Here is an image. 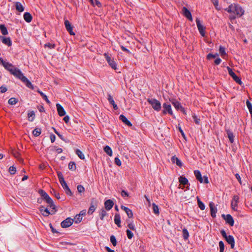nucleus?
<instances>
[{
	"label": "nucleus",
	"mask_w": 252,
	"mask_h": 252,
	"mask_svg": "<svg viewBox=\"0 0 252 252\" xmlns=\"http://www.w3.org/2000/svg\"><path fill=\"white\" fill-rule=\"evenodd\" d=\"M148 102L151 105L155 110L157 111L160 110L161 108V103L157 99L155 98L148 99Z\"/></svg>",
	"instance_id": "f257e3e1"
},
{
	"label": "nucleus",
	"mask_w": 252,
	"mask_h": 252,
	"mask_svg": "<svg viewBox=\"0 0 252 252\" xmlns=\"http://www.w3.org/2000/svg\"><path fill=\"white\" fill-rule=\"evenodd\" d=\"M194 174L196 177V178L201 183H205L207 184L209 182L208 177L207 176H203V177L201 176V173L199 170H195L194 171Z\"/></svg>",
	"instance_id": "f03ea898"
},
{
	"label": "nucleus",
	"mask_w": 252,
	"mask_h": 252,
	"mask_svg": "<svg viewBox=\"0 0 252 252\" xmlns=\"http://www.w3.org/2000/svg\"><path fill=\"white\" fill-rule=\"evenodd\" d=\"M0 63H1L3 67L8 70L11 73L15 69V67L10 63L4 61L0 57Z\"/></svg>",
	"instance_id": "7ed1b4c3"
},
{
	"label": "nucleus",
	"mask_w": 252,
	"mask_h": 252,
	"mask_svg": "<svg viewBox=\"0 0 252 252\" xmlns=\"http://www.w3.org/2000/svg\"><path fill=\"white\" fill-rule=\"evenodd\" d=\"M104 56L109 63V65L114 69H117V64L113 59H112L107 53H105Z\"/></svg>",
	"instance_id": "20e7f679"
},
{
	"label": "nucleus",
	"mask_w": 252,
	"mask_h": 252,
	"mask_svg": "<svg viewBox=\"0 0 252 252\" xmlns=\"http://www.w3.org/2000/svg\"><path fill=\"white\" fill-rule=\"evenodd\" d=\"M227 69L228 70L229 74L233 78V79L237 83L241 85L242 84V82L241 81V79L236 75V74L233 71L232 69L229 67H227Z\"/></svg>",
	"instance_id": "39448f33"
},
{
	"label": "nucleus",
	"mask_w": 252,
	"mask_h": 252,
	"mask_svg": "<svg viewBox=\"0 0 252 252\" xmlns=\"http://www.w3.org/2000/svg\"><path fill=\"white\" fill-rule=\"evenodd\" d=\"M196 25H197V28H198V30L199 31L200 34L202 36H205V28L204 27V26L203 25L201 24L199 19L196 18Z\"/></svg>",
	"instance_id": "423d86ee"
},
{
	"label": "nucleus",
	"mask_w": 252,
	"mask_h": 252,
	"mask_svg": "<svg viewBox=\"0 0 252 252\" xmlns=\"http://www.w3.org/2000/svg\"><path fill=\"white\" fill-rule=\"evenodd\" d=\"M233 13L238 17H241L244 14V10L241 6L238 5H234Z\"/></svg>",
	"instance_id": "0eeeda50"
},
{
	"label": "nucleus",
	"mask_w": 252,
	"mask_h": 252,
	"mask_svg": "<svg viewBox=\"0 0 252 252\" xmlns=\"http://www.w3.org/2000/svg\"><path fill=\"white\" fill-rule=\"evenodd\" d=\"M11 74L20 79L21 81L26 77L24 75L23 73L21 72V71L17 68H15V69L13 70V71L11 72Z\"/></svg>",
	"instance_id": "6e6552de"
},
{
	"label": "nucleus",
	"mask_w": 252,
	"mask_h": 252,
	"mask_svg": "<svg viewBox=\"0 0 252 252\" xmlns=\"http://www.w3.org/2000/svg\"><path fill=\"white\" fill-rule=\"evenodd\" d=\"M73 221L74 220L73 219H71L70 218H67L62 222L61 226L63 228L69 227L72 224Z\"/></svg>",
	"instance_id": "1a4fd4ad"
},
{
	"label": "nucleus",
	"mask_w": 252,
	"mask_h": 252,
	"mask_svg": "<svg viewBox=\"0 0 252 252\" xmlns=\"http://www.w3.org/2000/svg\"><path fill=\"white\" fill-rule=\"evenodd\" d=\"M222 217L223 218V219L225 220L226 222L229 224H230L231 226H233L234 223V220L232 218V217L229 215H222Z\"/></svg>",
	"instance_id": "9d476101"
},
{
	"label": "nucleus",
	"mask_w": 252,
	"mask_h": 252,
	"mask_svg": "<svg viewBox=\"0 0 252 252\" xmlns=\"http://www.w3.org/2000/svg\"><path fill=\"white\" fill-rule=\"evenodd\" d=\"M163 110L162 113L163 114H166L167 112L170 115H173V111L171 109V106L170 104L164 103L163 104Z\"/></svg>",
	"instance_id": "9b49d317"
},
{
	"label": "nucleus",
	"mask_w": 252,
	"mask_h": 252,
	"mask_svg": "<svg viewBox=\"0 0 252 252\" xmlns=\"http://www.w3.org/2000/svg\"><path fill=\"white\" fill-rule=\"evenodd\" d=\"M170 101L177 110L184 111V108L182 107L181 103L179 101L174 99H170Z\"/></svg>",
	"instance_id": "f8f14e48"
},
{
	"label": "nucleus",
	"mask_w": 252,
	"mask_h": 252,
	"mask_svg": "<svg viewBox=\"0 0 252 252\" xmlns=\"http://www.w3.org/2000/svg\"><path fill=\"white\" fill-rule=\"evenodd\" d=\"M60 184H61L62 187L64 189L65 193L69 195H72L71 191L70 190V189L69 188L68 186H67L66 182L64 180L60 182Z\"/></svg>",
	"instance_id": "ddd939ff"
},
{
	"label": "nucleus",
	"mask_w": 252,
	"mask_h": 252,
	"mask_svg": "<svg viewBox=\"0 0 252 252\" xmlns=\"http://www.w3.org/2000/svg\"><path fill=\"white\" fill-rule=\"evenodd\" d=\"M239 202V197L237 195L234 196L233 199L231 202V207L233 210L236 211L237 207L238 205V203Z\"/></svg>",
	"instance_id": "4468645a"
},
{
	"label": "nucleus",
	"mask_w": 252,
	"mask_h": 252,
	"mask_svg": "<svg viewBox=\"0 0 252 252\" xmlns=\"http://www.w3.org/2000/svg\"><path fill=\"white\" fill-rule=\"evenodd\" d=\"M182 12L184 15L190 21H192V17L190 11L186 7H183Z\"/></svg>",
	"instance_id": "2eb2a0df"
},
{
	"label": "nucleus",
	"mask_w": 252,
	"mask_h": 252,
	"mask_svg": "<svg viewBox=\"0 0 252 252\" xmlns=\"http://www.w3.org/2000/svg\"><path fill=\"white\" fill-rule=\"evenodd\" d=\"M64 25L66 30L69 32L70 35H75V33L72 31V27L70 22L68 20H65Z\"/></svg>",
	"instance_id": "dca6fc26"
},
{
	"label": "nucleus",
	"mask_w": 252,
	"mask_h": 252,
	"mask_svg": "<svg viewBox=\"0 0 252 252\" xmlns=\"http://www.w3.org/2000/svg\"><path fill=\"white\" fill-rule=\"evenodd\" d=\"M209 207L210 208L211 216L215 218L217 211V209L215 206V204L213 202H210Z\"/></svg>",
	"instance_id": "f3484780"
},
{
	"label": "nucleus",
	"mask_w": 252,
	"mask_h": 252,
	"mask_svg": "<svg viewBox=\"0 0 252 252\" xmlns=\"http://www.w3.org/2000/svg\"><path fill=\"white\" fill-rule=\"evenodd\" d=\"M56 107L58 114L60 116H63L65 115V111L61 104L59 103L56 104Z\"/></svg>",
	"instance_id": "a211bd4d"
},
{
	"label": "nucleus",
	"mask_w": 252,
	"mask_h": 252,
	"mask_svg": "<svg viewBox=\"0 0 252 252\" xmlns=\"http://www.w3.org/2000/svg\"><path fill=\"white\" fill-rule=\"evenodd\" d=\"M114 205V203L111 199L107 200L104 203L105 209L109 211L111 210Z\"/></svg>",
	"instance_id": "6ab92c4d"
},
{
	"label": "nucleus",
	"mask_w": 252,
	"mask_h": 252,
	"mask_svg": "<svg viewBox=\"0 0 252 252\" xmlns=\"http://www.w3.org/2000/svg\"><path fill=\"white\" fill-rule=\"evenodd\" d=\"M49 207H48V208L44 209V212L42 215L44 216H48L50 214H53L56 212L55 209H51V208L49 209Z\"/></svg>",
	"instance_id": "aec40b11"
},
{
	"label": "nucleus",
	"mask_w": 252,
	"mask_h": 252,
	"mask_svg": "<svg viewBox=\"0 0 252 252\" xmlns=\"http://www.w3.org/2000/svg\"><path fill=\"white\" fill-rule=\"evenodd\" d=\"M0 40L4 44L10 46L11 45V41L9 37L0 36Z\"/></svg>",
	"instance_id": "412c9836"
},
{
	"label": "nucleus",
	"mask_w": 252,
	"mask_h": 252,
	"mask_svg": "<svg viewBox=\"0 0 252 252\" xmlns=\"http://www.w3.org/2000/svg\"><path fill=\"white\" fill-rule=\"evenodd\" d=\"M121 209L125 211L128 218H132L133 217V213L130 209L124 206H122Z\"/></svg>",
	"instance_id": "4be33fe9"
},
{
	"label": "nucleus",
	"mask_w": 252,
	"mask_h": 252,
	"mask_svg": "<svg viewBox=\"0 0 252 252\" xmlns=\"http://www.w3.org/2000/svg\"><path fill=\"white\" fill-rule=\"evenodd\" d=\"M225 240L231 245V248L233 249L235 246L234 237L232 235H229Z\"/></svg>",
	"instance_id": "5701e85b"
},
{
	"label": "nucleus",
	"mask_w": 252,
	"mask_h": 252,
	"mask_svg": "<svg viewBox=\"0 0 252 252\" xmlns=\"http://www.w3.org/2000/svg\"><path fill=\"white\" fill-rule=\"evenodd\" d=\"M15 8L16 10L19 12H23L24 10V7L20 2L16 1L14 3Z\"/></svg>",
	"instance_id": "b1692460"
},
{
	"label": "nucleus",
	"mask_w": 252,
	"mask_h": 252,
	"mask_svg": "<svg viewBox=\"0 0 252 252\" xmlns=\"http://www.w3.org/2000/svg\"><path fill=\"white\" fill-rule=\"evenodd\" d=\"M22 81L26 84V85L27 87L31 88L32 90L34 89V87H33V85H32V83L26 77H25L22 80Z\"/></svg>",
	"instance_id": "393cba45"
},
{
	"label": "nucleus",
	"mask_w": 252,
	"mask_h": 252,
	"mask_svg": "<svg viewBox=\"0 0 252 252\" xmlns=\"http://www.w3.org/2000/svg\"><path fill=\"white\" fill-rule=\"evenodd\" d=\"M96 206V205L94 203L93 201H92L91 202V205L88 210V213L89 214H92L95 210Z\"/></svg>",
	"instance_id": "a878e982"
},
{
	"label": "nucleus",
	"mask_w": 252,
	"mask_h": 252,
	"mask_svg": "<svg viewBox=\"0 0 252 252\" xmlns=\"http://www.w3.org/2000/svg\"><path fill=\"white\" fill-rule=\"evenodd\" d=\"M120 119L126 124V125L128 126H131L132 124L127 119V118L124 115H121L120 116Z\"/></svg>",
	"instance_id": "bb28decb"
},
{
	"label": "nucleus",
	"mask_w": 252,
	"mask_h": 252,
	"mask_svg": "<svg viewBox=\"0 0 252 252\" xmlns=\"http://www.w3.org/2000/svg\"><path fill=\"white\" fill-rule=\"evenodd\" d=\"M45 201L48 204V207L53 209H55V205H54L52 199L50 197H49L47 199L45 200Z\"/></svg>",
	"instance_id": "cd10ccee"
},
{
	"label": "nucleus",
	"mask_w": 252,
	"mask_h": 252,
	"mask_svg": "<svg viewBox=\"0 0 252 252\" xmlns=\"http://www.w3.org/2000/svg\"><path fill=\"white\" fill-rule=\"evenodd\" d=\"M171 161L173 163H176V164L179 166H181L182 165V163L181 161L175 156H173L172 157Z\"/></svg>",
	"instance_id": "c85d7f7f"
},
{
	"label": "nucleus",
	"mask_w": 252,
	"mask_h": 252,
	"mask_svg": "<svg viewBox=\"0 0 252 252\" xmlns=\"http://www.w3.org/2000/svg\"><path fill=\"white\" fill-rule=\"evenodd\" d=\"M121 217L119 214H116L114 217V222L118 227H121Z\"/></svg>",
	"instance_id": "c756f323"
},
{
	"label": "nucleus",
	"mask_w": 252,
	"mask_h": 252,
	"mask_svg": "<svg viewBox=\"0 0 252 252\" xmlns=\"http://www.w3.org/2000/svg\"><path fill=\"white\" fill-rule=\"evenodd\" d=\"M108 99L110 103L113 105L114 109L115 110L117 109L118 106L117 104L115 103L113 97L110 94L108 95Z\"/></svg>",
	"instance_id": "7c9ffc66"
},
{
	"label": "nucleus",
	"mask_w": 252,
	"mask_h": 252,
	"mask_svg": "<svg viewBox=\"0 0 252 252\" xmlns=\"http://www.w3.org/2000/svg\"><path fill=\"white\" fill-rule=\"evenodd\" d=\"M24 19L27 22H30L32 20V16L29 12H26L24 14Z\"/></svg>",
	"instance_id": "2f4dec72"
},
{
	"label": "nucleus",
	"mask_w": 252,
	"mask_h": 252,
	"mask_svg": "<svg viewBox=\"0 0 252 252\" xmlns=\"http://www.w3.org/2000/svg\"><path fill=\"white\" fill-rule=\"evenodd\" d=\"M179 181L181 184L186 185L188 184V180L185 177L181 176L179 179Z\"/></svg>",
	"instance_id": "473e14b6"
},
{
	"label": "nucleus",
	"mask_w": 252,
	"mask_h": 252,
	"mask_svg": "<svg viewBox=\"0 0 252 252\" xmlns=\"http://www.w3.org/2000/svg\"><path fill=\"white\" fill-rule=\"evenodd\" d=\"M0 30L1 33L3 35H6L8 34V32H7V29L4 25H0Z\"/></svg>",
	"instance_id": "72a5a7b5"
},
{
	"label": "nucleus",
	"mask_w": 252,
	"mask_h": 252,
	"mask_svg": "<svg viewBox=\"0 0 252 252\" xmlns=\"http://www.w3.org/2000/svg\"><path fill=\"white\" fill-rule=\"evenodd\" d=\"M28 119L30 121L32 122L33 121L35 117V113L34 111H32L29 112L28 114Z\"/></svg>",
	"instance_id": "f704fd0d"
},
{
	"label": "nucleus",
	"mask_w": 252,
	"mask_h": 252,
	"mask_svg": "<svg viewBox=\"0 0 252 252\" xmlns=\"http://www.w3.org/2000/svg\"><path fill=\"white\" fill-rule=\"evenodd\" d=\"M39 192L40 194L41 195V196L43 198V199L45 200L47 199V198H48L49 197H50L49 195L43 190H40L39 191Z\"/></svg>",
	"instance_id": "c9c22d12"
},
{
	"label": "nucleus",
	"mask_w": 252,
	"mask_h": 252,
	"mask_svg": "<svg viewBox=\"0 0 252 252\" xmlns=\"http://www.w3.org/2000/svg\"><path fill=\"white\" fill-rule=\"evenodd\" d=\"M104 150L105 152L107 153V154L109 156H112V151L111 148L109 146H106L104 148Z\"/></svg>",
	"instance_id": "e433bc0d"
},
{
	"label": "nucleus",
	"mask_w": 252,
	"mask_h": 252,
	"mask_svg": "<svg viewBox=\"0 0 252 252\" xmlns=\"http://www.w3.org/2000/svg\"><path fill=\"white\" fill-rule=\"evenodd\" d=\"M108 214L105 210H104L103 209H101L99 212L100 219L101 220H103L104 219V218Z\"/></svg>",
	"instance_id": "4c0bfd02"
},
{
	"label": "nucleus",
	"mask_w": 252,
	"mask_h": 252,
	"mask_svg": "<svg viewBox=\"0 0 252 252\" xmlns=\"http://www.w3.org/2000/svg\"><path fill=\"white\" fill-rule=\"evenodd\" d=\"M197 200L198 207L201 210H204L205 208V205L202 201H200V200L198 197H197Z\"/></svg>",
	"instance_id": "58836bf2"
},
{
	"label": "nucleus",
	"mask_w": 252,
	"mask_h": 252,
	"mask_svg": "<svg viewBox=\"0 0 252 252\" xmlns=\"http://www.w3.org/2000/svg\"><path fill=\"white\" fill-rule=\"evenodd\" d=\"M76 154L81 159H85V156L83 153L79 149H77L75 151Z\"/></svg>",
	"instance_id": "ea45409f"
},
{
	"label": "nucleus",
	"mask_w": 252,
	"mask_h": 252,
	"mask_svg": "<svg viewBox=\"0 0 252 252\" xmlns=\"http://www.w3.org/2000/svg\"><path fill=\"white\" fill-rule=\"evenodd\" d=\"M227 133L230 142L232 143L234 142V135L233 133L230 131L228 130Z\"/></svg>",
	"instance_id": "a19ab883"
},
{
	"label": "nucleus",
	"mask_w": 252,
	"mask_h": 252,
	"mask_svg": "<svg viewBox=\"0 0 252 252\" xmlns=\"http://www.w3.org/2000/svg\"><path fill=\"white\" fill-rule=\"evenodd\" d=\"M38 93L40 94L42 96V97L46 100V101L48 103H50V100L48 99L47 95L45 94L43 92L40 91V90L37 91Z\"/></svg>",
	"instance_id": "79ce46f5"
},
{
	"label": "nucleus",
	"mask_w": 252,
	"mask_h": 252,
	"mask_svg": "<svg viewBox=\"0 0 252 252\" xmlns=\"http://www.w3.org/2000/svg\"><path fill=\"white\" fill-rule=\"evenodd\" d=\"M82 220V217L80 216L79 214L76 215L74 218V221L76 223H79Z\"/></svg>",
	"instance_id": "37998d69"
},
{
	"label": "nucleus",
	"mask_w": 252,
	"mask_h": 252,
	"mask_svg": "<svg viewBox=\"0 0 252 252\" xmlns=\"http://www.w3.org/2000/svg\"><path fill=\"white\" fill-rule=\"evenodd\" d=\"M33 134L35 136H38L41 134V129L38 128L34 129L32 131Z\"/></svg>",
	"instance_id": "c03bdc74"
},
{
	"label": "nucleus",
	"mask_w": 252,
	"mask_h": 252,
	"mask_svg": "<svg viewBox=\"0 0 252 252\" xmlns=\"http://www.w3.org/2000/svg\"><path fill=\"white\" fill-rule=\"evenodd\" d=\"M127 226L128 228L133 231H136V227L133 222L129 221Z\"/></svg>",
	"instance_id": "a18cd8bd"
},
{
	"label": "nucleus",
	"mask_w": 252,
	"mask_h": 252,
	"mask_svg": "<svg viewBox=\"0 0 252 252\" xmlns=\"http://www.w3.org/2000/svg\"><path fill=\"white\" fill-rule=\"evenodd\" d=\"M8 171L10 174L13 175L16 173V168L14 166H11L9 168Z\"/></svg>",
	"instance_id": "49530a36"
},
{
	"label": "nucleus",
	"mask_w": 252,
	"mask_h": 252,
	"mask_svg": "<svg viewBox=\"0 0 252 252\" xmlns=\"http://www.w3.org/2000/svg\"><path fill=\"white\" fill-rule=\"evenodd\" d=\"M234 5H233V4H231L230 5H229L228 6V7H227V8L225 9V10L226 11H227L229 13H233L234 12Z\"/></svg>",
	"instance_id": "de8ad7c7"
},
{
	"label": "nucleus",
	"mask_w": 252,
	"mask_h": 252,
	"mask_svg": "<svg viewBox=\"0 0 252 252\" xmlns=\"http://www.w3.org/2000/svg\"><path fill=\"white\" fill-rule=\"evenodd\" d=\"M183 237L185 239L187 240L189 236L188 231L187 229H184L183 230Z\"/></svg>",
	"instance_id": "09e8293b"
},
{
	"label": "nucleus",
	"mask_w": 252,
	"mask_h": 252,
	"mask_svg": "<svg viewBox=\"0 0 252 252\" xmlns=\"http://www.w3.org/2000/svg\"><path fill=\"white\" fill-rule=\"evenodd\" d=\"M8 103L10 105L15 104L17 102V100L14 97H11L8 100Z\"/></svg>",
	"instance_id": "8fccbe9b"
},
{
	"label": "nucleus",
	"mask_w": 252,
	"mask_h": 252,
	"mask_svg": "<svg viewBox=\"0 0 252 252\" xmlns=\"http://www.w3.org/2000/svg\"><path fill=\"white\" fill-rule=\"evenodd\" d=\"M153 209L154 213L155 214H159L158 207L155 203L153 204Z\"/></svg>",
	"instance_id": "3c124183"
},
{
	"label": "nucleus",
	"mask_w": 252,
	"mask_h": 252,
	"mask_svg": "<svg viewBox=\"0 0 252 252\" xmlns=\"http://www.w3.org/2000/svg\"><path fill=\"white\" fill-rule=\"evenodd\" d=\"M219 245L220 247V252H223L224 250V245L223 242L222 241H220Z\"/></svg>",
	"instance_id": "603ef678"
},
{
	"label": "nucleus",
	"mask_w": 252,
	"mask_h": 252,
	"mask_svg": "<svg viewBox=\"0 0 252 252\" xmlns=\"http://www.w3.org/2000/svg\"><path fill=\"white\" fill-rule=\"evenodd\" d=\"M110 241L114 246H116L117 245V240L114 236L112 235L110 237Z\"/></svg>",
	"instance_id": "864d4df0"
},
{
	"label": "nucleus",
	"mask_w": 252,
	"mask_h": 252,
	"mask_svg": "<svg viewBox=\"0 0 252 252\" xmlns=\"http://www.w3.org/2000/svg\"><path fill=\"white\" fill-rule=\"evenodd\" d=\"M246 104H247V107L249 109V110L250 111V113L252 115V104L248 100L247 101Z\"/></svg>",
	"instance_id": "5fc2aeb1"
},
{
	"label": "nucleus",
	"mask_w": 252,
	"mask_h": 252,
	"mask_svg": "<svg viewBox=\"0 0 252 252\" xmlns=\"http://www.w3.org/2000/svg\"><path fill=\"white\" fill-rule=\"evenodd\" d=\"M126 232L127 238L131 239L133 236V233L129 229H127Z\"/></svg>",
	"instance_id": "6e6d98bb"
},
{
	"label": "nucleus",
	"mask_w": 252,
	"mask_h": 252,
	"mask_svg": "<svg viewBox=\"0 0 252 252\" xmlns=\"http://www.w3.org/2000/svg\"><path fill=\"white\" fill-rule=\"evenodd\" d=\"M77 189L80 193H83L85 191L84 188L82 185H78L77 187Z\"/></svg>",
	"instance_id": "4d7b16f0"
},
{
	"label": "nucleus",
	"mask_w": 252,
	"mask_h": 252,
	"mask_svg": "<svg viewBox=\"0 0 252 252\" xmlns=\"http://www.w3.org/2000/svg\"><path fill=\"white\" fill-rule=\"evenodd\" d=\"M68 168L70 170H74L76 168L75 164L72 162H69L68 164Z\"/></svg>",
	"instance_id": "13d9d810"
},
{
	"label": "nucleus",
	"mask_w": 252,
	"mask_h": 252,
	"mask_svg": "<svg viewBox=\"0 0 252 252\" xmlns=\"http://www.w3.org/2000/svg\"><path fill=\"white\" fill-rule=\"evenodd\" d=\"M220 52L221 56L226 55L225 48L222 46L220 47Z\"/></svg>",
	"instance_id": "bf43d9fd"
},
{
	"label": "nucleus",
	"mask_w": 252,
	"mask_h": 252,
	"mask_svg": "<svg viewBox=\"0 0 252 252\" xmlns=\"http://www.w3.org/2000/svg\"><path fill=\"white\" fill-rule=\"evenodd\" d=\"M219 55L218 54H216L215 55H213L212 54H209L207 55V59L209 60H210L212 58H215L216 57H218Z\"/></svg>",
	"instance_id": "052dcab7"
},
{
	"label": "nucleus",
	"mask_w": 252,
	"mask_h": 252,
	"mask_svg": "<svg viewBox=\"0 0 252 252\" xmlns=\"http://www.w3.org/2000/svg\"><path fill=\"white\" fill-rule=\"evenodd\" d=\"M192 117H193V120H194V122L196 124H199V123H200V119L199 118H198L197 117L196 115H193L192 116Z\"/></svg>",
	"instance_id": "680f3d73"
},
{
	"label": "nucleus",
	"mask_w": 252,
	"mask_h": 252,
	"mask_svg": "<svg viewBox=\"0 0 252 252\" xmlns=\"http://www.w3.org/2000/svg\"><path fill=\"white\" fill-rule=\"evenodd\" d=\"M94 4H92L93 6H97L100 7L101 6L100 2L98 0H94Z\"/></svg>",
	"instance_id": "e2e57ef3"
},
{
	"label": "nucleus",
	"mask_w": 252,
	"mask_h": 252,
	"mask_svg": "<svg viewBox=\"0 0 252 252\" xmlns=\"http://www.w3.org/2000/svg\"><path fill=\"white\" fill-rule=\"evenodd\" d=\"M58 177L59 178L60 182L64 180V178H63V174L61 172H58Z\"/></svg>",
	"instance_id": "0e129e2a"
},
{
	"label": "nucleus",
	"mask_w": 252,
	"mask_h": 252,
	"mask_svg": "<svg viewBox=\"0 0 252 252\" xmlns=\"http://www.w3.org/2000/svg\"><path fill=\"white\" fill-rule=\"evenodd\" d=\"M115 162L118 166H121L122 164V162L118 158H115Z\"/></svg>",
	"instance_id": "69168bd1"
},
{
	"label": "nucleus",
	"mask_w": 252,
	"mask_h": 252,
	"mask_svg": "<svg viewBox=\"0 0 252 252\" xmlns=\"http://www.w3.org/2000/svg\"><path fill=\"white\" fill-rule=\"evenodd\" d=\"M212 2L215 6L216 8L218 9V7L219 6V0H212Z\"/></svg>",
	"instance_id": "338daca9"
},
{
	"label": "nucleus",
	"mask_w": 252,
	"mask_h": 252,
	"mask_svg": "<svg viewBox=\"0 0 252 252\" xmlns=\"http://www.w3.org/2000/svg\"><path fill=\"white\" fill-rule=\"evenodd\" d=\"M45 47H47L50 49H53L54 48H55V45L54 44H52V43H47L46 44H45Z\"/></svg>",
	"instance_id": "774afa93"
}]
</instances>
